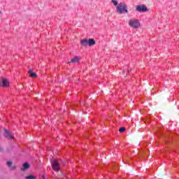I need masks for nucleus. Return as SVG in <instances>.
<instances>
[{
  "label": "nucleus",
  "instance_id": "obj_15",
  "mask_svg": "<svg viewBox=\"0 0 179 179\" xmlns=\"http://www.w3.org/2000/svg\"><path fill=\"white\" fill-rule=\"evenodd\" d=\"M12 164H13V162H7V166H8V167H10V166H12Z\"/></svg>",
  "mask_w": 179,
  "mask_h": 179
},
{
  "label": "nucleus",
  "instance_id": "obj_9",
  "mask_svg": "<svg viewBox=\"0 0 179 179\" xmlns=\"http://www.w3.org/2000/svg\"><path fill=\"white\" fill-rule=\"evenodd\" d=\"M80 44L83 45V47H87V45H89L88 40L83 39L80 42Z\"/></svg>",
  "mask_w": 179,
  "mask_h": 179
},
{
  "label": "nucleus",
  "instance_id": "obj_2",
  "mask_svg": "<svg viewBox=\"0 0 179 179\" xmlns=\"http://www.w3.org/2000/svg\"><path fill=\"white\" fill-rule=\"evenodd\" d=\"M129 26L132 29H139L141 27V22L138 20L131 19L129 21Z\"/></svg>",
  "mask_w": 179,
  "mask_h": 179
},
{
  "label": "nucleus",
  "instance_id": "obj_16",
  "mask_svg": "<svg viewBox=\"0 0 179 179\" xmlns=\"http://www.w3.org/2000/svg\"><path fill=\"white\" fill-rule=\"evenodd\" d=\"M12 169H13V170H16V166H13V167L12 168Z\"/></svg>",
  "mask_w": 179,
  "mask_h": 179
},
{
  "label": "nucleus",
  "instance_id": "obj_10",
  "mask_svg": "<svg viewBox=\"0 0 179 179\" xmlns=\"http://www.w3.org/2000/svg\"><path fill=\"white\" fill-rule=\"evenodd\" d=\"M94 44H96V41H94V39L93 38L88 39V45H90V47H92V45H94Z\"/></svg>",
  "mask_w": 179,
  "mask_h": 179
},
{
  "label": "nucleus",
  "instance_id": "obj_14",
  "mask_svg": "<svg viewBox=\"0 0 179 179\" xmlns=\"http://www.w3.org/2000/svg\"><path fill=\"white\" fill-rule=\"evenodd\" d=\"M124 131H125V127H120L119 129V132L120 133L124 132Z\"/></svg>",
  "mask_w": 179,
  "mask_h": 179
},
{
  "label": "nucleus",
  "instance_id": "obj_13",
  "mask_svg": "<svg viewBox=\"0 0 179 179\" xmlns=\"http://www.w3.org/2000/svg\"><path fill=\"white\" fill-rule=\"evenodd\" d=\"M111 2L115 6H117L118 5V1H117L116 0H112Z\"/></svg>",
  "mask_w": 179,
  "mask_h": 179
},
{
  "label": "nucleus",
  "instance_id": "obj_3",
  "mask_svg": "<svg viewBox=\"0 0 179 179\" xmlns=\"http://www.w3.org/2000/svg\"><path fill=\"white\" fill-rule=\"evenodd\" d=\"M51 166L52 170H54L55 171H59L61 170L58 159H53L51 162Z\"/></svg>",
  "mask_w": 179,
  "mask_h": 179
},
{
  "label": "nucleus",
  "instance_id": "obj_1",
  "mask_svg": "<svg viewBox=\"0 0 179 179\" xmlns=\"http://www.w3.org/2000/svg\"><path fill=\"white\" fill-rule=\"evenodd\" d=\"M117 13L120 14L128 13V6L125 3H120L117 6Z\"/></svg>",
  "mask_w": 179,
  "mask_h": 179
},
{
  "label": "nucleus",
  "instance_id": "obj_6",
  "mask_svg": "<svg viewBox=\"0 0 179 179\" xmlns=\"http://www.w3.org/2000/svg\"><path fill=\"white\" fill-rule=\"evenodd\" d=\"M4 132H5V134H4V136L6 138H8V139H14V136L13 134H11L10 132H9V131H8V129H4Z\"/></svg>",
  "mask_w": 179,
  "mask_h": 179
},
{
  "label": "nucleus",
  "instance_id": "obj_4",
  "mask_svg": "<svg viewBox=\"0 0 179 179\" xmlns=\"http://www.w3.org/2000/svg\"><path fill=\"white\" fill-rule=\"evenodd\" d=\"M136 10L137 12L145 13L148 12V7L145 5H138L136 6Z\"/></svg>",
  "mask_w": 179,
  "mask_h": 179
},
{
  "label": "nucleus",
  "instance_id": "obj_11",
  "mask_svg": "<svg viewBox=\"0 0 179 179\" xmlns=\"http://www.w3.org/2000/svg\"><path fill=\"white\" fill-rule=\"evenodd\" d=\"M28 73L30 74L31 78H37V73H33V70L28 71Z\"/></svg>",
  "mask_w": 179,
  "mask_h": 179
},
{
  "label": "nucleus",
  "instance_id": "obj_8",
  "mask_svg": "<svg viewBox=\"0 0 179 179\" xmlns=\"http://www.w3.org/2000/svg\"><path fill=\"white\" fill-rule=\"evenodd\" d=\"M30 169V165L29 163L25 162L24 164H22V167L21 168V171H25V170H27Z\"/></svg>",
  "mask_w": 179,
  "mask_h": 179
},
{
  "label": "nucleus",
  "instance_id": "obj_19",
  "mask_svg": "<svg viewBox=\"0 0 179 179\" xmlns=\"http://www.w3.org/2000/svg\"><path fill=\"white\" fill-rule=\"evenodd\" d=\"M0 13H1V11H0Z\"/></svg>",
  "mask_w": 179,
  "mask_h": 179
},
{
  "label": "nucleus",
  "instance_id": "obj_17",
  "mask_svg": "<svg viewBox=\"0 0 179 179\" xmlns=\"http://www.w3.org/2000/svg\"><path fill=\"white\" fill-rule=\"evenodd\" d=\"M2 150H3V148L0 147V152H2Z\"/></svg>",
  "mask_w": 179,
  "mask_h": 179
},
{
  "label": "nucleus",
  "instance_id": "obj_18",
  "mask_svg": "<svg viewBox=\"0 0 179 179\" xmlns=\"http://www.w3.org/2000/svg\"><path fill=\"white\" fill-rule=\"evenodd\" d=\"M43 179H45V176H43Z\"/></svg>",
  "mask_w": 179,
  "mask_h": 179
},
{
  "label": "nucleus",
  "instance_id": "obj_12",
  "mask_svg": "<svg viewBox=\"0 0 179 179\" xmlns=\"http://www.w3.org/2000/svg\"><path fill=\"white\" fill-rule=\"evenodd\" d=\"M25 179H36V176H34V175H29L28 176H26Z\"/></svg>",
  "mask_w": 179,
  "mask_h": 179
},
{
  "label": "nucleus",
  "instance_id": "obj_5",
  "mask_svg": "<svg viewBox=\"0 0 179 179\" xmlns=\"http://www.w3.org/2000/svg\"><path fill=\"white\" fill-rule=\"evenodd\" d=\"M0 86H1V87H9V81L6 78H1Z\"/></svg>",
  "mask_w": 179,
  "mask_h": 179
},
{
  "label": "nucleus",
  "instance_id": "obj_7",
  "mask_svg": "<svg viewBox=\"0 0 179 179\" xmlns=\"http://www.w3.org/2000/svg\"><path fill=\"white\" fill-rule=\"evenodd\" d=\"M80 61V57H75L70 62H68V64H78Z\"/></svg>",
  "mask_w": 179,
  "mask_h": 179
}]
</instances>
